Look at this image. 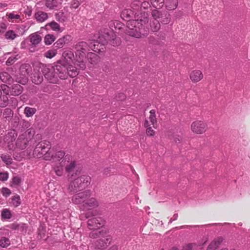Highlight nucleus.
<instances>
[{"instance_id": "9d476101", "label": "nucleus", "mask_w": 250, "mask_h": 250, "mask_svg": "<svg viewBox=\"0 0 250 250\" xmlns=\"http://www.w3.org/2000/svg\"><path fill=\"white\" fill-rule=\"evenodd\" d=\"M91 191L90 190H85L74 194L72 197V202L76 205H81L80 207H82L86 200L91 196Z\"/></svg>"}, {"instance_id": "cd10ccee", "label": "nucleus", "mask_w": 250, "mask_h": 250, "mask_svg": "<svg viewBox=\"0 0 250 250\" xmlns=\"http://www.w3.org/2000/svg\"><path fill=\"white\" fill-rule=\"evenodd\" d=\"M150 27L152 32H157L160 28V23L158 20H153L150 22Z\"/></svg>"}, {"instance_id": "58836bf2", "label": "nucleus", "mask_w": 250, "mask_h": 250, "mask_svg": "<svg viewBox=\"0 0 250 250\" xmlns=\"http://www.w3.org/2000/svg\"><path fill=\"white\" fill-rule=\"evenodd\" d=\"M10 244V240L5 237H2L0 239V246L2 248H6Z\"/></svg>"}, {"instance_id": "4be33fe9", "label": "nucleus", "mask_w": 250, "mask_h": 250, "mask_svg": "<svg viewBox=\"0 0 250 250\" xmlns=\"http://www.w3.org/2000/svg\"><path fill=\"white\" fill-rule=\"evenodd\" d=\"M35 18L40 22H42L47 19L48 15L42 11H38L35 14Z\"/></svg>"}, {"instance_id": "4468645a", "label": "nucleus", "mask_w": 250, "mask_h": 250, "mask_svg": "<svg viewBox=\"0 0 250 250\" xmlns=\"http://www.w3.org/2000/svg\"><path fill=\"white\" fill-rule=\"evenodd\" d=\"M99 206V201L94 197H90L80 208L83 210H91L97 208Z\"/></svg>"}, {"instance_id": "bf43d9fd", "label": "nucleus", "mask_w": 250, "mask_h": 250, "mask_svg": "<svg viewBox=\"0 0 250 250\" xmlns=\"http://www.w3.org/2000/svg\"><path fill=\"white\" fill-rule=\"evenodd\" d=\"M98 42L99 43H101L102 45H105L107 43V40L103 36L99 37Z\"/></svg>"}, {"instance_id": "2f4dec72", "label": "nucleus", "mask_w": 250, "mask_h": 250, "mask_svg": "<svg viewBox=\"0 0 250 250\" xmlns=\"http://www.w3.org/2000/svg\"><path fill=\"white\" fill-rule=\"evenodd\" d=\"M36 112V109L28 106L25 107L24 110V113L27 117H30L33 116Z\"/></svg>"}, {"instance_id": "0e129e2a", "label": "nucleus", "mask_w": 250, "mask_h": 250, "mask_svg": "<svg viewBox=\"0 0 250 250\" xmlns=\"http://www.w3.org/2000/svg\"><path fill=\"white\" fill-rule=\"evenodd\" d=\"M22 127H23L24 129L25 128H28L30 126V124L28 121H23V123H22Z\"/></svg>"}, {"instance_id": "20e7f679", "label": "nucleus", "mask_w": 250, "mask_h": 250, "mask_svg": "<svg viewBox=\"0 0 250 250\" xmlns=\"http://www.w3.org/2000/svg\"><path fill=\"white\" fill-rule=\"evenodd\" d=\"M69 181L70 183L67 190L69 193L73 194L85 189L90 184L91 178L88 175H83Z\"/></svg>"}, {"instance_id": "49530a36", "label": "nucleus", "mask_w": 250, "mask_h": 250, "mask_svg": "<svg viewBox=\"0 0 250 250\" xmlns=\"http://www.w3.org/2000/svg\"><path fill=\"white\" fill-rule=\"evenodd\" d=\"M112 38H113L110 41V44L112 45L115 46L119 45L121 44V40L119 38L115 36V37L112 36Z\"/></svg>"}, {"instance_id": "6e6d98bb", "label": "nucleus", "mask_w": 250, "mask_h": 250, "mask_svg": "<svg viewBox=\"0 0 250 250\" xmlns=\"http://www.w3.org/2000/svg\"><path fill=\"white\" fill-rule=\"evenodd\" d=\"M82 0H73L71 3L72 7L76 9L80 5Z\"/></svg>"}, {"instance_id": "5fc2aeb1", "label": "nucleus", "mask_w": 250, "mask_h": 250, "mask_svg": "<svg viewBox=\"0 0 250 250\" xmlns=\"http://www.w3.org/2000/svg\"><path fill=\"white\" fill-rule=\"evenodd\" d=\"M0 88L6 95L10 94V89L9 87L7 85L2 84L1 85V88Z\"/></svg>"}, {"instance_id": "f3484780", "label": "nucleus", "mask_w": 250, "mask_h": 250, "mask_svg": "<svg viewBox=\"0 0 250 250\" xmlns=\"http://www.w3.org/2000/svg\"><path fill=\"white\" fill-rule=\"evenodd\" d=\"M32 82L36 84H40L43 81L42 74L38 71H35L31 77Z\"/></svg>"}, {"instance_id": "a18cd8bd", "label": "nucleus", "mask_w": 250, "mask_h": 250, "mask_svg": "<svg viewBox=\"0 0 250 250\" xmlns=\"http://www.w3.org/2000/svg\"><path fill=\"white\" fill-rule=\"evenodd\" d=\"M151 15L154 19L153 20H157V19L162 17V13L161 11L155 9L152 11Z\"/></svg>"}, {"instance_id": "8fccbe9b", "label": "nucleus", "mask_w": 250, "mask_h": 250, "mask_svg": "<svg viewBox=\"0 0 250 250\" xmlns=\"http://www.w3.org/2000/svg\"><path fill=\"white\" fill-rule=\"evenodd\" d=\"M6 16L7 17L9 21L10 20L19 19L20 18V15L18 14H15L14 13L7 14Z\"/></svg>"}, {"instance_id": "774afa93", "label": "nucleus", "mask_w": 250, "mask_h": 250, "mask_svg": "<svg viewBox=\"0 0 250 250\" xmlns=\"http://www.w3.org/2000/svg\"><path fill=\"white\" fill-rule=\"evenodd\" d=\"M192 244H188L184 247L182 250H192Z\"/></svg>"}, {"instance_id": "052dcab7", "label": "nucleus", "mask_w": 250, "mask_h": 250, "mask_svg": "<svg viewBox=\"0 0 250 250\" xmlns=\"http://www.w3.org/2000/svg\"><path fill=\"white\" fill-rule=\"evenodd\" d=\"M76 60L77 61H78V62H80V64H79L80 67L82 69H84L85 68V65L83 62V60H80L79 58H76Z\"/></svg>"}, {"instance_id": "a878e982", "label": "nucleus", "mask_w": 250, "mask_h": 250, "mask_svg": "<svg viewBox=\"0 0 250 250\" xmlns=\"http://www.w3.org/2000/svg\"><path fill=\"white\" fill-rule=\"evenodd\" d=\"M69 36H63L62 38L59 39L54 43V45L57 48H62L63 45L65 44L66 41L68 40V38H69Z\"/></svg>"}, {"instance_id": "72a5a7b5", "label": "nucleus", "mask_w": 250, "mask_h": 250, "mask_svg": "<svg viewBox=\"0 0 250 250\" xmlns=\"http://www.w3.org/2000/svg\"><path fill=\"white\" fill-rule=\"evenodd\" d=\"M0 158L2 161L6 165H10L12 163V159L9 154H2Z\"/></svg>"}, {"instance_id": "69168bd1", "label": "nucleus", "mask_w": 250, "mask_h": 250, "mask_svg": "<svg viewBox=\"0 0 250 250\" xmlns=\"http://www.w3.org/2000/svg\"><path fill=\"white\" fill-rule=\"evenodd\" d=\"M20 225L14 223V224H11L10 228L12 229L19 230V229H20Z\"/></svg>"}, {"instance_id": "338daca9", "label": "nucleus", "mask_w": 250, "mask_h": 250, "mask_svg": "<svg viewBox=\"0 0 250 250\" xmlns=\"http://www.w3.org/2000/svg\"><path fill=\"white\" fill-rule=\"evenodd\" d=\"M125 96L123 93H120L119 94L118 96L116 97L117 100H119V101L123 100L125 99Z\"/></svg>"}, {"instance_id": "5701e85b", "label": "nucleus", "mask_w": 250, "mask_h": 250, "mask_svg": "<svg viewBox=\"0 0 250 250\" xmlns=\"http://www.w3.org/2000/svg\"><path fill=\"white\" fill-rule=\"evenodd\" d=\"M121 16L123 19L125 20V19L135 17V13L133 10L125 9L122 11Z\"/></svg>"}, {"instance_id": "9b49d317", "label": "nucleus", "mask_w": 250, "mask_h": 250, "mask_svg": "<svg viewBox=\"0 0 250 250\" xmlns=\"http://www.w3.org/2000/svg\"><path fill=\"white\" fill-rule=\"evenodd\" d=\"M104 225V220L101 217H94L88 219L87 221V226L92 231H100L99 230Z\"/></svg>"}, {"instance_id": "f8f14e48", "label": "nucleus", "mask_w": 250, "mask_h": 250, "mask_svg": "<svg viewBox=\"0 0 250 250\" xmlns=\"http://www.w3.org/2000/svg\"><path fill=\"white\" fill-rule=\"evenodd\" d=\"M66 155L62 150L56 151L54 148H52L47 154H44L43 159L47 161L54 159L57 161L62 160Z\"/></svg>"}, {"instance_id": "f257e3e1", "label": "nucleus", "mask_w": 250, "mask_h": 250, "mask_svg": "<svg viewBox=\"0 0 250 250\" xmlns=\"http://www.w3.org/2000/svg\"><path fill=\"white\" fill-rule=\"evenodd\" d=\"M130 9L134 11L135 19L127 21L125 33L137 38L147 35L148 33L146 25L148 21V15L147 13L141 12V1H133L130 5Z\"/></svg>"}, {"instance_id": "bb28decb", "label": "nucleus", "mask_w": 250, "mask_h": 250, "mask_svg": "<svg viewBox=\"0 0 250 250\" xmlns=\"http://www.w3.org/2000/svg\"><path fill=\"white\" fill-rule=\"evenodd\" d=\"M86 57L89 60V62L92 63H96L99 60V56L92 52H87Z\"/></svg>"}, {"instance_id": "e2e57ef3", "label": "nucleus", "mask_w": 250, "mask_h": 250, "mask_svg": "<svg viewBox=\"0 0 250 250\" xmlns=\"http://www.w3.org/2000/svg\"><path fill=\"white\" fill-rule=\"evenodd\" d=\"M16 60L15 57H10L6 61V63L7 65L13 64Z\"/></svg>"}, {"instance_id": "680f3d73", "label": "nucleus", "mask_w": 250, "mask_h": 250, "mask_svg": "<svg viewBox=\"0 0 250 250\" xmlns=\"http://www.w3.org/2000/svg\"><path fill=\"white\" fill-rule=\"evenodd\" d=\"M174 141L176 143H180L182 141V138L179 135H175L174 136Z\"/></svg>"}, {"instance_id": "e433bc0d", "label": "nucleus", "mask_w": 250, "mask_h": 250, "mask_svg": "<svg viewBox=\"0 0 250 250\" xmlns=\"http://www.w3.org/2000/svg\"><path fill=\"white\" fill-rule=\"evenodd\" d=\"M18 35L15 33V32L12 30H10L7 31L5 34V38L7 40H14Z\"/></svg>"}, {"instance_id": "37998d69", "label": "nucleus", "mask_w": 250, "mask_h": 250, "mask_svg": "<svg viewBox=\"0 0 250 250\" xmlns=\"http://www.w3.org/2000/svg\"><path fill=\"white\" fill-rule=\"evenodd\" d=\"M56 54L57 51L56 50H49L44 53V56L47 58L51 59L56 56Z\"/></svg>"}, {"instance_id": "3c124183", "label": "nucleus", "mask_w": 250, "mask_h": 250, "mask_svg": "<svg viewBox=\"0 0 250 250\" xmlns=\"http://www.w3.org/2000/svg\"><path fill=\"white\" fill-rule=\"evenodd\" d=\"M149 1L150 0H144L143 2H141V8L143 7L144 9H147L150 7L151 4Z\"/></svg>"}, {"instance_id": "aec40b11", "label": "nucleus", "mask_w": 250, "mask_h": 250, "mask_svg": "<svg viewBox=\"0 0 250 250\" xmlns=\"http://www.w3.org/2000/svg\"><path fill=\"white\" fill-rule=\"evenodd\" d=\"M22 92V87L19 84H15L12 85L10 91V95L13 96H18Z\"/></svg>"}, {"instance_id": "c756f323", "label": "nucleus", "mask_w": 250, "mask_h": 250, "mask_svg": "<svg viewBox=\"0 0 250 250\" xmlns=\"http://www.w3.org/2000/svg\"><path fill=\"white\" fill-rule=\"evenodd\" d=\"M59 2L57 0H46L45 5L48 8L53 9L58 7Z\"/></svg>"}, {"instance_id": "412c9836", "label": "nucleus", "mask_w": 250, "mask_h": 250, "mask_svg": "<svg viewBox=\"0 0 250 250\" xmlns=\"http://www.w3.org/2000/svg\"><path fill=\"white\" fill-rule=\"evenodd\" d=\"M67 70L68 73V76L71 78L76 77L79 74L78 69L74 66L72 65H68L67 64Z\"/></svg>"}, {"instance_id": "423d86ee", "label": "nucleus", "mask_w": 250, "mask_h": 250, "mask_svg": "<svg viewBox=\"0 0 250 250\" xmlns=\"http://www.w3.org/2000/svg\"><path fill=\"white\" fill-rule=\"evenodd\" d=\"M62 164L64 165V170L67 174L68 180L73 179L80 173L78 164L71 155L66 154L65 156L62 160Z\"/></svg>"}, {"instance_id": "7c9ffc66", "label": "nucleus", "mask_w": 250, "mask_h": 250, "mask_svg": "<svg viewBox=\"0 0 250 250\" xmlns=\"http://www.w3.org/2000/svg\"><path fill=\"white\" fill-rule=\"evenodd\" d=\"M149 121L151 122V125H153V126L155 127V125H157V123L155 110L153 109L151 110L149 112Z\"/></svg>"}, {"instance_id": "1a4fd4ad", "label": "nucleus", "mask_w": 250, "mask_h": 250, "mask_svg": "<svg viewBox=\"0 0 250 250\" xmlns=\"http://www.w3.org/2000/svg\"><path fill=\"white\" fill-rule=\"evenodd\" d=\"M54 67L59 80H65L68 78L67 63L64 61H58Z\"/></svg>"}, {"instance_id": "f03ea898", "label": "nucleus", "mask_w": 250, "mask_h": 250, "mask_svg": "<svg viewBox=\"0 0 250 250\" xmlns=\"http://www.w3.org/2000/svg\"><path fill=\"white\" fill-rule=\"evenodd\" d=\"M26 134H21L17 138L15 142V138L17 134L15 131L9 132L4 138V142L7 143V146L9 150L14 151L16 149H25L29 142V138L25 137Z\"/></svg>"}, {"instance_id": "a19ab883", "label": "nucleus", "mask_w": 250, "mask_h": 250, "mask_svg": "<svg viewBox=\"0 0 250 250\" xmlns=\"http://www.w3.org/2000/svg\"><path fill=\"white\" fill-rule=\"evenodd\" d=\"M48 25L54 31L62 32L60 25L55 21H52L48 23Z\"/></svg>"}, {"instance_id": "0eeeda50", "label": "nucleus", "mask_w": 250, "mask_h": 250, "mask_svg": "<svg viewBox=\"0 0 250 250\" xmlns=\"http://www.w3.org/2000/svg\"><path fill=\"white\" fill-rule=\"evenodd\" d=\"M42 74L45 80L49 83L59 84L60 80L58 78L54 66L45 65L42 68Z\"/></svg>"}, {"instance_id": "6ab92c4d", "label": "nucleus", "mask_w": 250, "mask_h": 250, "mask_svg": "<svg viewBox=\"0 0 250 250\" xmlns=\"http://www.w3.org/2000/svg\"><path fill=\"white\" fill-rule=\"evenodd\" d=\"M62 57L64 58L62 61H64L67 64L68 62H72L75 59L73 52L70 50L64 51L62 53Z\"/></svg>"}, {"instance_id": "de8ad7c7", "label": "nucleus", "mask_w": 250, "mask_h": 250, "mask_svg": "<svg viewBox=\"0 0 250 250\" xmlns=\"http://www.w3.org/2000/svg\"><path fill=\"white\" fill-rule=\"evenodd\" d=\"M13 114V113L12 110L7 108L4 110L3 113V116L4 118L7 119V118H10V117H12Z\"/></svg>"}, {"instance_id": "4d7b16f0", "label": "nucleus", "mask_w": 250, "mask_h": 250, "mask_svg": "<svg viewBox=\"0 0 250 250\" xmlns=\"http://www.w3.org/2000/svg\"><path fill=\"white\" fill-rule=\"evenodd\" d=\"M21 182V178L17 176H15L12 178V183L14 185L18 186Z\"/></svg>"}, {"instance_id": "09e8293b", "label": "nucleus", "mask_w": 250, "mask_h": 250, "mask_svg": "<svg viewBox=\"0 0 250 250\" xmlns=\"http://www.w3.org/2000/svg\"><path fill=\"white\" fill-rule=\"evenodd\" d=\"M8 99L6 96L3 97L2 99H0V107H5L8 105Z\"/></svg>"}, {"instance_id": "f704fd0d", "label": "nucleus", "mask_w": 250, "mask_h": 250, "mask_svg": "<svg viewBox=\"0 0 250 250\" xmlns=\"http://www.w3.org/2000/svg\"><path fill=\"white\" fill-rule=\"evenodd\" d=\"M109 26L112 30H113V28L120 29L122 28L123 24L118 21H114L110 22Z\"/></svg>"}, {"instance_id": "2eb2a0df", "label": "nucleus", "mask_w": 250, "mask_h": 250, "mask_svg": "<svg viewBox=\"0 0 250 250\" xmlns=\"http://www.w3.org/2000/svg\"><path fill=\"white\" fill-rule=\"evenodd\" d=\"M204 78L202 72L200 70H192L189 74V79L193 83L200 82Z\"/></svg>"}, {"instance_id": "603ef678", "label": "nucleus", "mask_w": 250, "mask_h": 250, "mask_svg": "<svg viewBox=\"0 0 250 250\" xmlns=\"http://www.w3.org/2000/svg\"><path fill=\"white\" fill-rule=\"evenodd\" d=\"M1 193L4 196L7 197L10 195L11 192L9 188H3L1 189Z\"/></svg>"}, {"instance_id": "39448f33", "label": "nucleus", "mask_w": 250, "mask_h": 250, "mask_svg": "<svg viewBox=\"0 0 250 250\" xmlns=\"http://www.w3.org/2000/svg\"><path fill=\"white\" fill-rule=\"evenodd\" d=\"M93 42L88 41H80L77 42L73 45V48L75 50L76 58H79L80 60H83L86 58L87 52L90 50L96 51V45L93 43Z\"/></svg>"}, {"instance_id": "13d9d810", "label": "nucleus", "mask_w": 250, "mask_h": 250, "mask_svg": "<svg viewBox=\"0 0 250 250\" xmlns=\"http://www.w3.org/2000/svg\"><path fill=\"white\" fill-rule=\"evenodd\" d=\"M146 134L147 136H153L155 134V131L150 126L146 128Z\"/></svg>"}, {"instance_id": "dca6fc26", "label": "nucleus", "mask_w": 250, "mask_h": 250, "mask_svg": "<svg viewBox=\"0 0 250 250\" xmlns=\"http://www.w3.org/2000/svg\"><path fill=\"white\" fill-rule=\"evenodd\" d=\"M30 42H31V46L30 50L31 52L34 51V47L42 41L41 37L37 33L31 34L29 37Z\"/></svg>"}, {"instance_id": "6e6552de", "label": "nucleus", "mask_w": 250, "mask_h": 250, "mask_svg": "<svg viewBox=\"0 0 250 250\" xmlns=\"http://www.w3.org/2000/svg\"><path fill=\"white\" fill-rule=\"evenodd\" d=\"M51 143L48 141H43L40 142L34 150L33 155L38 158L42 157L44 154H47L51 149Z\"/></svg>"}, {"instance_id": "c03bdc74", "label": "nucleus", "mask_w": 250, "mask_h": 250, "mask_svg": "<svg viewBox=\"0 0 250 250\" xmlns=\"http://www.w3.org/2000/svg\"><path fill=\"white\" fill-rule=\"evenodd\" d=\"M22 134H26L25 137L29 138L30 141L34 135V130L32 128H29L24 132Z\"/></svg>"}, {"instance_id": "a211bd4d", "label": "nucleus", "mask_w": 250, "mask_h": 250, "mask_svg": "<svg viewBox=\"0 0 250 250\" xmlns=\"http://www.w3.org/2000/svg\"><path fill=\"white\" fill-rule=\"evenodd\" d=\"M222 237H218L214 239L208 245L207 250H215L223 241Z\"/></svg>"}, {"instance_id": "c9c22d12", "label": "nucleus", "mask_w": 250, "mask_h": 250, "mask_svg": "<svg viewBox=\"0 0 250 250\" xmlns=\"http://www.w3.org/2000/svg\"><path fill=\"white\" fill-rule=\"evenodd\" d=\"M151 5L155 8H161L163 6L164 0H150Z\"/></svg>"}, {"instance_id": "4c0bfd02", "label": "nucleus", "mask_w": 250, "mask_h": 250, "mask_svg": "<svg viewBox=\"0 0 250 250\" xmlns=\"http://www.w3.org/2000/svg\"><path fill=\"white\" fill-rule=\"evenodd\" d=\"M55 40V37L54 35L47 34L44 37V43L46 45L51 44Z\"/></svg>"}, {"instance_id": "473e14b6", "label": "nucleus", "mask_w": 250, "mask_h": 250, "mask_svg": "<svg viewBox=\"0 0 250 250\" xmlns=\"http://www.w3.org/2000/svg\"><path fill=\"white\" fill-rule=\"evenodd\" d=\"M11 203L15 207L19 206L21 204L20 196L18 194L13 196L11 198Z\"/></svg>"}, {"instance_id": "ea45409f", "label": "nucleus", "mask_w": 250, "mask_h": 250, "mask_svg": "<svg viewBox=\"0 0 250 250\" xmlns=\"http://www.w3.org/2000/svg\"><path fill=\"white\" fill-rule=\"evenodd\" d=\"M178 4V0H171L170 3L169 5H166V8L168 10H174L177 7Z\"/></svg>"}, {"instance_id": "b1692460", "label": "nucleus", "mask_w": 250, "mask_h": 250, "mask_svg": "<svg viewBox=\"0 0 250 250\" xmlns=\"http://www.w3.org/2000/svg\"><path fill=\"white\" fill-rule=\"evenodd\" d=\"M0 79L2 82L8 84H10L13 82V79L11 76L6 72L0 73Z\"/></svg>"}, {"instance_id": "864d4df0", "label": "nucleus", "mask_w": 250, "mask_h": 250, "mask_svg": "<svg viewBox=\"0 0 250 250\" xmlns=\"http://www.w3.org/2000/svg\"><path fill=\"white\" fill-rule=\"evenodd\" d=\"M8 173L7 172H3L0 173V181H5L8 178Z\"/></svg>"}, {"instance_id": "ddd939ff", "label": "nucleus", "mask_w": 250, "mask_h": 250, "mask_svg": "<svg viewBox=\"0 0 250 250\" xmlns=\"http://www.w3.org/2000/svg\"><path fill=\"white\" fill-rule=\"evenodd\" d=\"M207 129V125L202 121H196L191 125V129L193 132L197 134L204 133Z\"/></svg>"}, {"instance_id": "79ce46f5", "label": "nucleus", "mask_w": 250, "mask_h": 250, "mask_svg": "<svg viewBox=\"0 0 250 250\" xmlns=\"http://www.w3.org/2000/svg\"><path fill=\"white\" fill-rule=\"evenodd\" d=\"M1 217L4 219H9L11 218L12 215L11 212L7 209H4L1 212Z\"/></svg>"}, {"instance_id": "7ed1b4c3", "label": "nucleus", "mask_w": 250, "mask_h": 250, "mask_svg": "<svg viewBox=\"0 0 250 250\" xmlns=\"http://www.w3.org/2000/svg\"><path fill=\"white\" fill-rule=\"evenodd\" d=\"M92 238H98L95 242V247L99 249H104L109 245L112 237L108 234V231L105 228L102 229L100 231H91L89 235Z\"/></svg>"}, {"instance_id": "393cba45", "label": "nucleus", "mask_w": 250, "mask_h": 250, "mask_svg": "<svg viewBox=\"0 0 250 250\" xmlns=\"http://www.w3.org/2000/svg\"><path fill=\"white\" fill-rule=\"evenodd\" d=\"M64 165L62 164V161L59 165H57L53 167V170L55 174L58 176H62L64 172Z\"/></svg>"}, {"instance_id": "c85d7f7f", "label": "nucleus", "mask_w": 250, "mask_h": 250, "mask_svg": "<svg viewBox=\"0 0 250 250\" xmlns=\"http://www.w3.org/2000/svg\"><path fill=\"white\" fill-rule=\"evenodd\" d=\"M148 43L151 45H160L162 44L161 42L157 38L153 36H150L147 38Z\"/></svg>"}]
</instances>
